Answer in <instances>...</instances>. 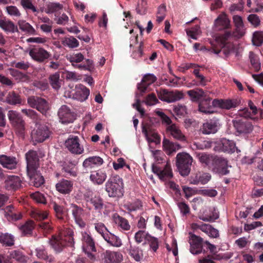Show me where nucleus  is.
<instances>
[{
    "label": "nucleus",
    "instance_id": "1",
    "mask_svg": "<svg viewBox=\"0 0 263 263\" xmlns=\"http://www.w3.org/2000/svg\"><path fill=\"white\" fill-rule=\"evenodd\" d=\"M233 21L235 27L234 31L233 33L230 31H226L223 34L218 35L216 41L219 45L220 49L213 47L211 49L212 52L218 54L222 51L226 56H228L234 48L233 45L228 41L229 39L232 36L239 39L245 34V28L242 17L235 15L233 16Z\"/></svg>",
    "mask_w": 263,
    "mask_h": 263
},
{
    "label": "nucleus",
    "instance_id": "2",
    "mask_svg": "<svg viewBox=\"0 0 263 263\" xmlns=\"http://www.w3.org/2000/svg\"><path fill=\"white\" fill-rule=\"evenodd\" d=\"M74 232L70 228H64L58 236H52L50 245L57 253L61 252L66 247L74 248Z\"/></svg>",
    "mask_w": 263,
    "mask_h": 263
},
{
    "label": "nucleus",
    "instance_id": "3",
    "mask_svg": "<svg viewBox=\"0 0 263 263\" xmlns=\"http://www.w3.org/2000/svg\"><path fill=\"white\" fill-rule=\"evenodd\" d=\"M105 190L110 197H121L124 193L123 179L116 175L109 178L105 184Z\"/></svg>",
    "mask_w": 263,
    "mask_h": 263
},
{
    "label": "nucleus",
    "instance_id": "4",
    "mask_svg": "<svg viewBox=\"0 0 263 263\" xmlns=\"http://www.w3.org/2000/svg\"><path fill=\"white\" fill-rule=\"evenodd\" d=\"M8 118L16 134L21 138H24L25 133V122L19 112L10 110L8 112Z\"/></svg>",
    "mask_w": 263,
    "mask_h": 263
},
{
    "label": "nucleus",
    "instance_id": "5",
    "mask_svg": "<svg viewBox=\"0 0 263 263\" xmlns=\"http://www.w3.org/2000/svg\"><path fill=\"white\" fill-rule=\"evenodd\" d=\"M192 162V157L186 153H179L176 156V166L182 176L189 175Z\"/></svg>",
    "mask_w": 263,
    "mask_h": 263
},
{
    "label": "nucleus",
    "instance_id": "6",
    "mask_svg": "<svg viewBox=\"0 0 263 263\" xmlns=\"http://www.w3.org/2000/svg\"><path fill=\"white\" fill-rule=\"evenodd\" d=\"M210 170L220 175H227L230 173L228 170V161L221 156L215 155Z\"/></svg>",
    "mask_w": 263,
    "mask_h": 263
},
{
    "label": "nucleus",
    "instance_id": "7",
    "mask_svg": "<svg viewBox=\"0 0 263 263\" xmlns=\"http://www.w3.org/2000/svg\"><path fill=\"white\" fill-rule=\"evenodd\" d=\"M233 124L237 136H246L254 128L252 123L245 119L234 120Z\"/></svg>",
    "mask_w": 263,
    "mask_h": 263
},
{
    "label": "nucleus",
    "instance_id": "8",
    "mask_svg": "<svg viewBox=\"0 0 263 263\" xmlns=\"http://www.w3.org/2000/svg\"><path fill=\"white\" fill-rule=\"evenodd\" d=\"M65 146L73 154L80 155L84 151V147L81 144L80 139L77 136L70 135L65 142Z\"/></svg>",
    "mask_w": 263,
    "mask_h": 263
},
{
    "label": "nucleus",
    "instance_id": "9",
    "mask_svg": "<svg viewBox=\"0 0 263 263\" xmlns=\"http://www.w3.org/2000/svg\"><path fill=\"white\" fill-rule=\"evenodd\" d=\"M29 105L35 108L43 115L46 114L49 109L48 102L44 98L37 96H30L27 99Z\"/></svg>",
    "mask_w": 263,
    "mask_h": 263
},
{
    "label": "nucleus",
    "instance_id": "10",
    "mask_svg": "<svg viewBox=\"0 0 263 263\" xmlns=\"http://www.w3.org/2000/svg\"><path fill=\"white\" fill-rule=\"evenodd\" d=\"M159 99L167 103L173 102L183 98V93L178 90L175 91H168L164 89H160L157 91Z\"/></svg>",
    "mask_w": 263,
    "mask_h": 263
},
{
    "label": "nucleus",
    "instance_id": "11",
    "mask_svg": "<svg viewBox=\"0 0 263 263\" xmlns=\"http://www.w3.org/2000/svg\"><path fill=\"white\" fill-rule=\"evenodd\" d=\"M58 115L60 121L63 124L72 123L76 119V114L65 105L59 108Z\"/></svg>",
    "mask_w": 263,
    "mask_h": 263
},
{
    "label": "nucleus",
    "instance_id": "12",
    "mask_svg": "<svg viewBox=\"0 0 263 263\" xmlns=\"http://www.w3.org/2000/svg\"><path fill=\"white\" fill-rule=\"evenodd\" d=\"M85 199L87 203L91 204L87 205V207L89 210L93 209L96 211L101 214L105 205H104L103 199L99 195L90 197L89 194H87L85 195Z\"/></svg>",
    "mask_w": 263,
    "mask_h": 263
},
{
    "label": "nucleus",
    "instance_id": "13",
    "mask_svg": "<svg viewBox=\"0 0 263 263\" xmlns=\"http://www.w3.org/2000/svg\"><path fill=\"white\" fill-rule=\"evenodd\" d=\"M51 134L49 127L46 125H41L32 134V137L35 141L41 143L48 139Z\"/></svg>",
    "mask_w": 263,
    "mask_h": 263
},
{
    "label": "nucleus",
    "instance_id": "14",
    "mask_svg": "<svg viewBox=\"0 0 263 263\" xmlns=\"http://www.w3.org/2000/svg\"><path fill=\"white\" fill-rule=\"evenodd\" d=\"M192 228L193 230H201L211 238H217L219 237V231L209 224L204 223L202 222L193 223Z\"/></svg>",
    "mask_w": 263,
    "mask_h": 263
},
{
    "label": "nucleus",
    "instance_id": "15",
    "mask_svg": "<svg viewBox=\"0 0 263 263\" xmlns=\"http://www.w3.org/2000/svg\"><path fill=\"white\" fill-rule=\"evenodd\" d=\"M29 54L34 61L40 63L46 62L51 57V54L43 48H32Z\"/></svg>",
    "mask_w": 263,
    "mask_h": 263
},
{
    "label": "nucleus",
    "instance_id": "16",
    "mask_svg": "<svg viewBox=\"0 0 263 263\" xmlns=\"http://www.w3.org/2000/svg\"><path fill=\"white\" fill-rule=\"evenodd\" d=\"M241 103L239 98L233 99H214L212 101L213 106L220 107L222 109H230L239 106Z\"/></svg>",
    "mask_w": 263,
    "mask_h": 263
},
{
    "label": "nucleus",
    "instance_id": "17",
    "mask_svg": "<svg viewBox=\"0 0 263 263\" xmlns=\"http://www.w3.org/2000/svg\"><path fill=\"white\" fill-rule=\"evenodd\" d=\"M190 252L192 254L197 255L202 252L203 239L200 236L190 233Z\"/></svg>",
    "mask_w": 263,
    "mask_h": 263
},
{
    "label": "nucleus",
    "instance_id": "18",
    "mask_svg": "<svg viewBox=\"0 0 263 263\" xmlns=\"http://www.w3.org/2000/svg\"><path fill=\"white\" fill-rule=\"evenodd\" d=\"M70 208L76 223L81 228H85L86 223L82 218L84 209L76 204H71Z\"/></svg>",
    "mask_w": 263,
    "mask_h": 263
},
{
    "label": "nucleus",
    "instance_id": "19",
    "mask_svg": "<svg viewBox=\"0 0 263 263\" xmlns=\"http://www.w3.org/2000/svg\"><path fill=\"white\" fill-rule=\"evenodd\" d=\"M231 28L230 21L225 13L219 14L214 21V29L215 31H228Z\"/></svg>",
    "mask_w": 263,
    "mask_h": 263
},
{
    "label": "nucleus",
    "instance_id": "20",
    "mask_svg": "<svg viewBox=\"0 0 263 263\" xmlns=\"http://www.w3.org/2000/svg\"><path fill=\"white\" fill-rule=\"evenodd\" d=\"M27 161V171L37 170L39 158L36 151L30 150L25 154Z\"/></svg>",
    "mask_w": 263,
    "mask_h": 263
},
{
    "label": "nucleus",
    "instance_id": "21",
    "mask_svg": "<svg viewBox=\"0 0 263 263\" xmlns=\"http://www.w3.org/2000/svg\"><path fill=\"white\" fill-rule=\"evenodd\" d=\"M101 257L104 263H119L122 260V255L118 252L106 250L101 253Z\"/></svg>",
    "mask_w": 263,
    "mask_h": 263
},
{
    "label": "nucleus",
    "instance_id": "22",
    "mask_svg": "<svg viewBox=\"0 0 263 263\" xmlns=\"http://www.w3.org/2000/svg\"><path fill=\"white\" fill-rule=\"evenodd\" d=\"M218 146L219 149L223 152L229 154L234 153L235 151L237 153L240 152L236 146L235 142L233 140H230L226 138H222L220 140Z\"/></svg>",
    "mask_w": 263,
    "mask_h": 263
},
{
    "label": "nucleus",
    "instance_id": "23",
    "mask_svg": "<svg viewBox=\"0 0 263 263\" xmlns=\"http://www.w3.org/2000/svg\"><path fill=\"white\" fill-rule=\"evenodd\" d=\"M81 235L83 251L96 252L95 241L90 234L84 231L81 232Z\"/></svg>",
    "mask_w": 263,
    "mask_h": 263
},
{
    "label": "nucleus",
    "instance_id": "24",
    "mask_svg": "<svg viewBox=\"0 0 263 263\" xmlns=\"http://www.w3.org/2000/svg\"><path fill=\"white\" fill-rule=\"evenodd\" d=\"M27 175L29 178L31 185L39 187L45 183L44 177L37 170L27 171Z\"/></svg>",
    "mask_w": 263,
    "mask_h": 263
},
{
    "label": "nucleus",
    "instance_id": "25",
    "mask_svg": "<svg viewBox=\"0 0 263 263\" xmlns=\"http://www.w3.org/2000/svg\"><path fill=\"white\" fill-rule=\"evenodd\" d=\"M22 186L21 178L15 175L8 176L5 181V187L8 191H15Z\"/></svg>",
    "mask_w": 263,
    "mask_h": 263
},
{
    "label": "nucleus",
    "instance_id": "26",
    "mask_svg": "<svg viewBox=\"0 0 263 263\" xmlns=\"http://www.w3.org/2000/svg\"><path fill=\"white\" fill-rule=\"evenodd\" d=\"M220 126L219 120L217 118H213L212 119L203 124L201 129L204 134H215Z\"/></svg>",
    "mask_w": 263,
    "mask_h": 263
},
{
    "label": "nucleus",
    "instance_id": "27",
    "mask_svg": "<svg viewBox=\"0 0 263 263\" xmlns=\"http://www.w3.org/2000/svg\"><path fill=\"white\" fill-rule=\"evenodd\" d=\"M157 78L153 74L147 73L145 74L140 83L138 84V89L141 93H144L147 87L152 84L155 83Z\"/></svg>",
    "mask_w": 263,
    "mask_h": 263
},
{
    "label": "nucleus",
    "instance_id": "28",
    "mask_svg": "<svg viewBox=\"0 0 263 263\" xmlns=\"http://www.w3.org/2000/svg\"><path fill=\"white\" fill-rule=\"evenodd\" d=\"M73 185L72 181L63 179L56 184L55 188L61 194H69L72 190Z\"/></svg>",
    "mask_w": 263,
    "mask_h": 263
},
{
    "label": "nucleus",
    "instance_id": "29",
    "mask_svg": "<svg viewBox=\"0 0 263 263\" xmlns=\"http://www.w3.org/2000/svg\"><path fill=\"white\" fill-rule=\"evenodd\" d=\"M167 131L170 134L171 136L175 139L184 142L186 141V137L182 133L179 126L176 124H172L167 127Z\"/></svg>",
    "mask_w": 263,
    "mask_h": 263
},
{
    "label": "nucleus",
    "instance_id": "30",
    "mask_svg": "<svg viewBox=\"0 0 263 263\" xmlns=\"http://www.w3.org/2000/svg\"><path fill=\"white\" fill-rule=\"evenodd\" d=\"M106 178V173L102 169L91 172L90 180L95 184H102Z\"/></svg>",
    "mask_w": 263,
    "mask_h": 263
},
{
    "label": "nucleus",
    "instance_id": "31",
    "mask_svg": "<svg viewBox=\"0 0 263 263\" xmlns=\"http://www.w3.org/2000/svg\"><path fill=\"white\" fill-rule=\"evenodd\" d=\"M103 160L99 156L89 157L85 159L83 162V166L86 170H89L93 168L95 166H99L103 163Z\"/></svg>",
    "mask_w": 263,
    "mask_h": 263
},
{
    "label": "nucleus",
    "instance_id": "32",
    "mask_svg": "<svg viewBox=\"0 0 263 263\" xmlns=\"http://www.w3.org/2000/svg\"><path fill=\"white\" fill-rule=\"evenodd\" d=\"M215 155L205 153H196V157L203 166L210 170Z\"/></svg>",
    "mask_w": 263,
    "mask_h": 263
},
{
    "label": "nucleus",
    "instance_id": "33",
    "mask_svg": "<svg viewBox=\"0 0 263 263\" xmlns=\"http://www.w3.org/2000/svg\"><path fill=\"white\" fill-rule=\"evenodd\" d=\"M0 164L5 168L13 170L16 167L17 161L15 157L2 155H0Z\"/></svg>",
    "mask_w": 263,
    "mask_h": 263
},
{
    "label": "nucleus",
    "instance_id": "34",
    "mask_svg": "<svg viewBox=\"0 0 263 263\" xmlns=\"http://www.w3.org/2000/svg\"><path fill=\"white\" fill-rule=\"evenodd\" d=\"M76 163L74 162H64L62 165V171L64 172V176L76 177L77 176V169L76 167Z\"/></svg>",
    "mask_w": 263,
    "mask_h": 263
},
{
    "label": "nucleus",
    "instance_id": "35",
    "mask_svg": "<svg viewBox=\"0 0 263 263\" xmlns=\"http://www.w3.org/2000/svg\"><path fill=\"white\" fill-rule=\"evenodd\" d=\"M112 219L117 226L124 231H128L130 228V226L128 220L117 213H114L112 215Z\"/></svg>",
    "mask_w": 263,
    "mask_h": 263
},
{
    "label": "nucleus",
    "instance_id": "36",
    "mask_svg": "<svg viewBox=\"0 0 263 263\" xmlns=\"http://www.w3.org/2000/svg\"><path fill=\"white\" fill-rule=\"evenodd\" d=\"M0 28L6 32L14 33L18 32L17 26L10 20L0 19Z\"/></svg>",
    "mask_w": 263,
    "mask_h": 263
},
{
    "label": "nucleus",
    "instance_id": "37",
    "mask_svg": "<svg viewBox=\"0 0 263 263\" xmlns=\"http://www.w3.org/2000/svg\"><path fill=\"white\" fill-rule=\"evenodd\" d=\"M49 207L54 211L56 217L62 221L65 220L66 213L63 205H59L55 202H51Z\"/></svg>",
    "mask_w": 263,
    "mask_h": 263
},
{
    "label": "nucleus",
    "instance_id": "38",
    "mask_svg": "<svg viewBox=\"0 0 263 263\" xmlns=\"http://www.w3.org/2000/svg\"><path fill=\"white\" fill-rule=\"evenodd\" d=\"M162 144L164 149L168 155H171L181 148V146L179 143L173 142L167 139H163Z\"/></svg>",
    "mask_w": 263,
    "mask_h": 263
},
{
    "label": "nucleus",
    "instance_id": "39",
    "mask_svg": "<svg viewBox=\"0 0 263 263\" xmlns=\"http://www.w3.org/2000/svg\"><path fill=\"white\" fill-rule=\"evenodd\" d=\"M5 216L9 220H17L22 218V215L16 212L14 206L12 205L7 206L4 209Z\"/></svg>",
    "mask_w": 263,
    "mask_h": 263
},
{
    "label": "nucleus",
    "instance_id": "40",
    "mask_svg": "<svg viewBox=\"0 0 263 263\" xmlns=\"http://www.w3.org/2000/svg\"><path fill=\"white\" fill-rule=\"evenodd\" d=\"M90 91L88 88L83 85H80L79 87H76V90L74 93V97L76 99L83 101L86 100L89 96Z\"/></svg>",
    "mask_w": 263,
    "mask_h": 263
},
{
    "label": "nucleus",
    "instance_id": "41",
    "mask_svg": "<svg viewBox=\"0 0 263 263\" xmlns=\"http://www.w3.org/2000/svg\"><path fill=\"white\" fill-rule=\"evenodd\" d=\"M127 251L130 257L136 261H140L143 258V251L139 247L130 245Z\"/></svg>",
    "mask_w": 263,
    "mask_h": 263
},
{
    "label": "nucleus",
    "instance_id": "42",
    "mask_svg": "<svg viewBox=\"0 0 263 263\" xmlns=\"http://www.w3.org/2000/svg\"><path fill=\"white\" fill-rule=\"evenodd\" d=\"M211 99L209 98L201 100L198 105L199 111L205 114H212L214 111L212 110L213 105H211Z\"/></svg>",
    "mask_w": 263,
    "mask_h": 263
},
{
    "label": "nucleus",
    "instance_id": "43",
    "mask_svg": "<svg viewBox=\"0 0 263 263\" xmlns=\"http://www.w3.org/2000/svg\"><path fill=\"white\" fill-rule=\"evenodd\" d=\"M142 132L145 135L148 141L152 142H156L160 139L158 134L149 126H143L142 128Z\"/></svg>",
    "mask_w": 263,
    "mask_h": 263
},
{
    "label": "nucleus",
    "instance_id": "44",
    "mask_svg": "<svg viewBox=\"0 0 263 263\" xmlns=\"http://www.w3.org/2000/svg\"><path fill=\"white\" fill-rule=\"evenodd\" d=\"M142 207V202L139 199H136L132 202H127L124 204V209L130 212L141 210Z\"/></svg>",
    "mask_w": 263,
    "mask_h": 263
},
{
    "label": "nucleus",
    "instance_id": "45",
    "mask_svg": "<svg viewBox=\"0 0 263 263\" xmlns=\"http://www.w3.org/2000/svg\"><path fill=\"white\" fill-rule=\"evenodd\" d=\"M104 239L107 243L114 247H119L122 245L121 239L109 232L105 236H104Z\"/></svg>",
    "mask_w": 263,
    "mask_h": 263
},
{
    "label": "nucleus",
    "instance_id": "46",
    "mask_svg": "<svg viewBox=\"0 0 263 263\" xmlns=\"http://www.w3.org/2000/svg\"><path fill=\"white\" fill-rule=\"evenodd\" d=\"M6 102L12 105H16L22 103L20 96L14 91L9 92L6 98Z\"/></svg>",
    "mask_w": 263,
    "mask_h": 263
},
{
    "label": "nucleus",
    "instance_id": "47",
    "mask_svg": "<svg viewBox=\"0 0 263 263\" xmlns=\"http://www.w3.org/2000/svg\"><path fill=\"white\" fill-rule=\"evenodd\" d=\"M36 255L41 259H43L49 262H52L54 261V257L51 255H48V253L43 246L36 249Z\"/></svg>",
    "mask_w": 263,
    "mask_h": 263
},
{
    "label": "nucleus",
    "instance_id": "48",
    "mask_svg": "<svg viewBox=\"0 0 263 263\" xmlns=\"http://www.w3.org/2000/svg\"><path fill=\"white\" fill-rule=\"evenodd\" d=\"M187 93L193 101H198L205 96V92L201 88L190 90Z\"/></svg>",
    "mask_w": 263,
    "mask_h": 263
},
{
    "label": "nucleus",
    "instance_id": "49",
    "mask_svg": "<svg viewBox=\"0 0 263 263\" xmlns=\"http://www.w3.org/2000/svg\"><path fill=\"white\" fill-rule=\"evenodd\" d=\"M0 242L5 246L11 247L14 244V237L8 233H2L0 235Z\"/></svg>",
    "mask_w": 263,
    "mask_h": 263
},
{
    "label": "nucleus",
    "instance_id": "50",
    "mask_svg": "<svg viewBox=\"0 0 263 263\" xmlns=\"http://www.w3.org/2000/svg\"><path fill=\"white\" fill-rule=\"evenodd\" d=\"M62 43L64 46L68 47L69 48H75L79 46V41L72 36L63 38Z\"/></svg>",
    "mask_w": 263,
    "mask_h": 263
},
{
    "label": "nucleus",
    "instance_id": "51",
    "mask_svg": "<svg viewBox=\"0 0 263 263\" xmlns=\"http://www.w3.org/2000/svg\"><path fill=\"white\" fill-rule=\"evenodd\" d=\"M49 82L52 87L56 90L61 87V80L60 79V73L55 72L51 74L49 77Z\"/></svg>",
    "mask_w": 263,
    "mask_h": 263
},
{
    "label": "nucleus",
    "instance_id": "52",
    "mask_svg": "<svg viewBox=\"0 0 263 263\" xmlns=\"http://www.w3.org/2000/svg\"><path fill=\"white\" fill-rule=\"evenodd\" d=\"M10 258L15 259L16 261L25 263L27 261L28 257L19 250H13L10 253Z\"/></svg>",
    "mask_w": 263,
    "mask_h": 263
},
{
    "label": "nucleus",
    "instance_id": "53",
    "mask_svg": "<svg viewBox=\"0 0 263 263\" xmlns=\"http://www.w3.org/2000/svg\"><path fill=\"white\" fill-rule=\"evenodd\" d=\"M249 59L252 67L256 72L258 71L260 68V63L259 58L253 52H249Z\"/></svg>",
    "mask_w": 263,
    "mask_h": 263
},
{
    "label": "nucleus",
    "instance_id": "54",
    "mask_svg": "<svg viewBox=\"0 0 263 263\" xmlns=\"http://www.w3.org/2000/svg\"><path fill=\"white\" fill-rule=\"evenodd\" d=\"M20 229L24 235L30 236L32 234L34 229V222L32 220H29L22 226Z\"/></svg>",
    "mask_w": 263,
    "mask_h": 263
},
{
    "label": "nucleus",
    "instance_id": "55",
    "mask_svg": "<svg viewBox=\"0 0 263 263\" xmlns=\"http://www.w3.org/2000/svg\"><path fill=\"white\" fill-rule=\"evenodd\" d=\"M159 177L162 180L170 179L173 177V173L170 165L166 164L164 169L159 171Z\"/></svg>",
    "mask_w": 263,
    "mask_h": 263
},
{
    "label": "nucleus",
    "instance_id": "56",
    "mask_svg": "<svg viewBox=\"0 0 263 263\" xmlns=\"http://www.w3.org/2000/svg\"><path fill=\"white\" fill-rule=\"evenodd\" d=\"M17 24L19 26L20 29L23 31H26L31 34H34L35 31L33 27L25 21L19 20Z\"/></svg>",
    "mask_w": 263,
    "mask_h": 263
},
{
    "label": "nucleus",
    "instance_id": "57",
    "mask_svg": "<svg viewBox=\"0 0 263 263\" xmlns=\"http://www.w3.org/2000/svg\"><path fill=\"white\" fill-rule=\"evenodd\" d=\"M6 11L8 15L13 17V18H19L22 16L19 9L15 6H8L6 7Z\"/></svg>",
    "mask_w": 263,
    "mask_h": 263
},
{
    "label": "nucleus",
    "instance_id": "58",
    "mask_svg": "<svg viewBox=\"0 0 263 263\" xmlns=\"http://www.w3.org/2000/svg\"><path fill=\"white\" fill-rule=\"evenodd\" d=\"M63 5L59 3H49L47 5L45 12L47 14L52 13L62 9Z\"/></svg>",
    "mask_w": 263,
    "mask_h": 263
},
{
    "label": "nucleus",
    "instance_id": "59",
    "mask_svg": "<svg viewBox=\"0 0 263 263\" xmlns=\"http://www.w3.org/2000/svg\"><path fill=\"white\" fill-rule=\"evenodd\" d=\"M200 69L195 68L193 71V73L195 75L196 78L198 80L199 85L204 86L206 85L208 80L202 74L200 73Z\"/></svg>",
    "mask_w": 263,
    "mask_h": 263
},
{
    "label": "nucleus",
    "instance_id": "60",
    "mask_svg": "<svg viewBox=\"0 0 263 263\" xmlns=\"http://www.w3.org/2000/svg\"><path fill=\"white\" fill-rule=\"evenodd\" d=\"M237 116H238L240 117H243V119H247L248 118H250L253 120H257L258 117H251V113L249 111V109L248 108H244L243 109H241L238 110Z\"/></svg>",
    "mask_w": 263,
    "mask_h": 263
},
{
    "label": "nucleus",
    "instance_id": "61",
    "mask_svg": "<svg viewBox=\"0 0 263 263\" xmlns=\"http://www.w3.org/2000/svg\"><path fill=\"white\" fill-rule=\"evenodd\" d=\"M48 215L47 211L36 210L32 212L31 216L36 220H43L47 218Z\"/></svg>",
    "mask_w": 263,
    "mask_h": 263
},
{
    "label": "nucleus",
    "instance_id": "62",
    "mask_svg": "<svg viewBox=\"0 0 263 263\" xmlns=\"http://www.w3.org/2000/svg\"><path fill=\"white\" fill-rule=\"evenodd\" d=\"M146 241L153 251L156 252L159 247L158 239L149 235L146 237Z\"/></svg>",
    "mask_w": 263,
    "mask_h": 263
},
{
    "label": "nucleus",
    "instance_id": "63",
    "mask_svg": "<svg viewBox=\"0 0 263 263\" xmlns=\"http://www.w3.org/2000/svg\"><path fill=\"white\" fill-rule=\"evenodd\" d=\"M31 198L39 203L46 204V200L43 194L36 192L30 194Z\"/></svg>",
    "mask_w": 263,
    "mask_h": 263
},
{
    "label": "nucleus",
    "instance_id": "64",
    "mask_svg": "<svg viewBox=\"0 0 263 263\" xmlns=\"http://www.w3.org/2000/svg\"><path fill=\"white\" fill-rule=\"evenodd\" d=\"M95 229L98 233L101 235L103 238L104 236H105L109 232L104 224L102 222L95 223Z\"/></svg>",
    "mask_w": 263,
    "mask_h": 263
}]
</instances>
